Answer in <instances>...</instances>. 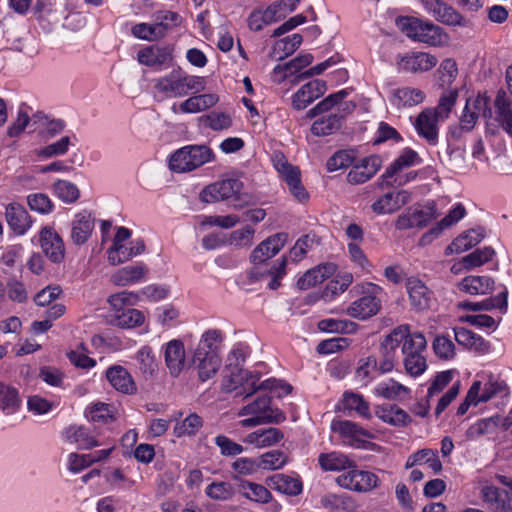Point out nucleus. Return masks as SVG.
<instances>
[{
  "label": "nucleus",
  "instance_id": "nucleus-62",
  "mask_svg": "<svg viewBox=\"0 0 512 512\" xmlns=\"http://www.w3.org/2000/svg\"><path fill=\"white\" fill-rule=\"evenodd\" d=\"M376 371L377 360L374 357L361 359L355 373L356 380L366 385L374 377Z\"/></svg>",
  "mask_w": 512,
  "mask_h": 512
},
{
  "label": "nucleus",
  "instance_id": "nucleus-39",
  "mask_svg": "<svg viewBox=\"0 0 512 512\" xmlns=\"http://www.w3.org/2000/svg\"><path fill=\"white\" fill-rule=\"evenodd\" d=\"M331 428L350 441H359L362 437L370 436L368 431L349 420H335L332 422Z\"/></svg>",
  "mask_w": 512,
  "mask_h": 512
},
{
  "label": "nucleus",
  "instance_id": "nucleus-46",
  "mask_svg": "<svg viewBox=\"0 0 512 512\" xmlns=\"http://www.w3.org/2000/svg\"><path fill=\"white\" fill-rule=\"evenodd\" d=\"M144 322L143 313L134 308H127L114 316L113 324L125 329H131L142 325Z\"/></svg>",
  "mask_w": 512,
  "mask_h": 512
},
{
  "label": "nucleus",
  "instance_id": "nucleus-49",
  "mask_svg": "<svg viewBox=\"0 0 512 512\" xmlns=\"http://www.w3.org/2000/svg\"><path fill=\"white\" fill-rule=\"evenodd\" d=\"M54 194L64 203L71 204L76 202L80 197L78 187L67 180H58L53 184Z\"/></svg>",
  "mask_w": 512,
  "mask_h": 512
},
{
  "label": "nucleus",
  "instance_id": "nucleus-8",
  "mask_svg": "<svg viewBox=\"0 0 512 512\" xmlns=\"http://www.w3.org/2000/svg\"><path fill=\"white\" fill-rule=\"evenodd\" d=\"M382 291L380 286L369 283L366 294L348 306L347 314L359 320H366L376 315L381 308V301L377 296Z\"/></svg>",
  "mask_w": 512,
  "mask_h": 512
},
{
  "label": "nucleus",
  "instance_id": "nucleus-29",
  "mask_svg": "<svg viewBox=\"0 0 512 512\" xmlns=\"http://www.w3.org/2000/svg\"><path fill=\"white\" fill-rule=\"evenodd\" d=\"M283 438L284 434L280 429L270 427L249 433L243 441L257 448H266L277 444Z\"/></svg>",
  "mask_w": 512,
  "mask_h": 512
},
{
  "label": "nucleus",
  "instance_id": "nucleus-42",
  "mask_svg": "<svg viewBox=\"0 0 512 512\" xmlns=\"http://www.w3.org/2000/svg\"><path fill=\"white\" fill-rule=\"evenodd\" d=\"M223 340L224 334L220 329H208L201 335L194 352H206L207 354H210V352L218 353Z\"/></svg>",
  "mask_w": 512,
  "mask_h": 512
},
{
  "label": "nucleus",
  "instance_id": "nucleus-43",
  "mask_svg": "<svg viewBox=\"0 0 512 512\" xmlns=\"http://www.w3.org/2000/svg\"><path fill=\"white\" fill-rule=\"evenodd\" d=\"M499 423V416L482 418L467 429L466 436L468 439H476L486 434H492L496 431Z\"/></svg>",
  "mask_w": 512,
  "mask_h": 512
},
{
  "label": "nucleus",
  "instance_id": "nucleus-40",
  "mask_svg": "<svg viewBox=\"0 0 512 512\" xmlns=\"http://www.w3.org/2000/svg\"><path fill=\"white\" fill-rule=\"evenodd\" d=\"M425 94L418 88L403 87L394 91L392 103L397 106L411 107L423 102Z\"/></svg>",
  "mask_w": 512,
  "mask_h": 512
},
{
  "label": "nucleus",
  "instance_id": "nucleus-3",
  "mask_svg": "<svg viewBox=\"0 0 512 512\" xmlns=\"http://www.w3.org/2000/svg\"><path fill=\"white\" fill-rule=\"evenodd\" d=\"M397 24L408 38L431 46L441 45L447 37L440 26L419 18L401 17Z\"/></svg>",
  "mask_w": 512,
  "mask_h": 512
},
{
  "label": "nucleus",
  "instance_id": "nucleus-59",
  "mask_svg": "<svg viewBox=\"0 0 512 512\" xmlns=\"http://www.w3.org/2000/svg\"><path fill=\"white\" fill-rule=\"evenodd\" d=\"M142 373L152 376L157 371V363L151 347L143 346L136 355Z\"/></svg>",
  "mask_w": 512,
  "mask_h": 512
},
{
  "label": "nucleus",
  "instance_id": "nucleus-41",
  "mask_svg": "<svg viewBox=\"0 0 512 512\" xmlns=\"http://www.w3.org/2000/svg\"><path fill=\"white\" fill-rule=\"evenodd\" d=\"M168 29V26H163L161 23H157L156 21L153 24L139 23L132 27V34L139 39L156 41L163 38Z\"/></svg>",
  "mask_w": 512,
  "mask_h": 512
},
{
  "label": "nucleus",
  "instance_id": "nucleus-14",
  "mask_svg": "<svg viewBox=\"0 0 512 512\" xmlns=\"http://www.w3.org/2000/svg\"><path fill=\"white\" fill-rule=\"evenodd\" d=\"M381 164L382 160L377 155L363 158L349 171L347 181L350 184H363L378 172Z\"/></svg>",
  "mask_w": 512,
  "mask_h": 512
},
{
  "label": "nucleus",
  "instance_id": "nucleus-18",
  "mask_svg": "<svg viewBox=\"0 0 512 512\" xmlns=\"http://www.w3.org/2000/svg\"><path fill=\"white\" fill-rule=\"evenodd\" d=\"M326 91V84L321 80H313L304 84L292 97V106L303 110Z\"/></svg>",
  "mask_w": 512,
  "mask_h": 512
},
{
  "label": "nucleus",
  "instance_id": "nucleus-27",
  "mask_svg": "<svg viewBox=\"0 0 512 512\" xmlns=\"http://www.w3.org/2000/svg\"><path fill=\"white\" fill-rule=\"evenodd\" d=\"M437 64V58L429 53L416 52L407 55L401 60V69L406 72H424L432 69Z\"/></svg>",
  "mask_w": 512,
  "mask_h": 512
},
{
  "label": "nucleus",
  "instance_id": "nucleus-4",
  "mask_svg": "<svg viewBox=\"0 0 512 512\" xmlns=\"http://www.w3.org/2000/svg\"><path fill=\"white\" fill-rule=\"evenodd\" d=\"M155 88L170 97H183L190 91L198 93L204 90L205 83L202 77L186 75L181 70H173L159 78Z\"/></svg>",
  "mask_w": 512,
  "mask_h": 512
},
{
  "label": "nucleus",
  "instance_id": "nucleus-58",
  "mask_svg": "<svg viewBox=\"0 0 512 512\" xmlns=\"http://www.w3.org/2000/svg\"><path fill=\"white\" fill-rule=\"evenodd\" d=\"M458 97V90L452 89L445 91L439 99L437 107L433 110L435 114L441 118V121L448 118L453 106L456 103Z\"/></svg>",
  "mask_w": 512,
  "mask_h": 512
},
{
  "label": "nucleus",
  "instance_id": "nucleus-16",
  "mask_svg": "<svg viewBox=\"0 0 512 512\" xmlns=\"http://www.w3.org/2000/svg\"><path fill=\"white\" fill-rule=\"evenodd\" d=\"M5 218L14 234L22 236L32 226V218L28 211L18 203H10L5 208Z\"/></svg>",
  "mask_w": 512,
  "mask_h": 512
},
{
  "label": "nucleus",
  "instance_id": "nucleus-2",
  "mask_svg": "<svg viewBox=\"0 0 512 512\" xmlns=\"http://www.w3.org/2000/svg\"><path fill=\"white\" fill-rule=\"evenodd\" d=\"M242 189L243 183L239 179H223L207 185L200 197L206 203L231 200L234 208H243L253 203V196Z\"/></svg>",
  "mask_w": 512,
  "mask_h": 512
},
{
  "label": "nucleus",
  "instance_id": "nucleus-13",
  "mask_svg": "<svg viewBox=\"0 0 512 512\" xmlns=\"http://www.w3.org/2000/svg\"><path fill=\"white\" fill-rule=\"evenodd\" d=\"M288 234L281 232L262 241L251 253L250 260L253 264H261L274 257L285 245Z\"/></svg>",
  "mask_w": 512,
  "mask_h": 512
},
{
  "label": "nucleus",
  "instance_id": "nucleus-30",
  "mask_svg": "<svg viewBox=\"0 0 512 512\" xmlns=\"http://www.w3.org/2000/svg\"><path fill=\"white\" fill-rule=\"evenodd\" d=\"M417 158L418 154L414 150L406 149L386 168L378 185L381 187L392 185L389 180L402 169L414 165Z\"/></svg>",
  "mask_w": 512,
  "mask_h": 512
},
{
  "label": "nucleus",
  "instance_id": "nucleus-60",
  "mask_svg": "<svg viewBox=\"0 0 512 512\" xmlns=\"http://www.w3.org/2000/svg\"><path fill=\"white\" fill-rule=\"evenodd\" d=\"M261 468L267 470H277L282 468L287 462V456L283 451L272 450L264 453L258 459Z\"/></svg>",
  "mask_w": 512,
  "mask_h": 512
},
{
  "label": "nucleus",
  "instance_id": "nucleus-22",
  "mask_svg": "<svg viewBox=\"0 0 512 512\" xmlns=\"http://www.w3.org/2000/svg\"><path fill=\"white\" fill-rule=\"evenodd\" d=\"M485 237V229L477 227L456 237L445 249V255L465 252L479 244Z\"/></svg>",
  "mask_w": 512,
  "mask_h": 512
},
{
  "label": "nucleus",
  "instance_id": "nucleus-63",
  "mask_svg": "<svg viewBox=\"0 0 512 512\" xmlns=\"http://www.w3.org/2000/svg\"><path fill=\"white\" fill-rule=\"evenodd\" d=\"M71 144L69 136H63L58 141L51 143L38 151V156L52 158L66 154Z\"/></svg>",
  "mask_w": 512,
  "mask_h": 512
},
{
  "label": "nucleus",
  "instance_id": "nucleus-33",
  "mask_svg": "<svg viewBox=\"0 0 512 512\" xmlns=\"http://www.w3.org/2000/svg\"><path fill=\"white\" fill-rule=\"evenodd\" d=\"M287 265L286 257H282L277 265H274L269 270L260 271L258 267L252 269L249 273V280L251 282L259 281L265 277L271 276V280L268 283V287L272 290L277 289L280 286V279L285 275Z\"/></svg>",
  "mask_w": 512,
  "mask_h": 512
},
{
  "label": "nucleus",
  "instance_id": "nucleus-64",
  "mask_svg": "<svg viewBox=\"0 0 512 512\" xmlns=\"http://www.w3.org/2000/svg\"><path fill=\"white\" fill-rule=\"evenodd\" d=\"M207 127L214 131L228 129L232 125L231 116L225 112L212 111L204 118Z\"/></svg>",
  "mask_w": 512,
  "mask_h": 512
},
{
  "label": "nucleus",
  "instance_id": "nucleus-31",
  "mask_svg": "<svg viewBox=\"0 0 512 512\" xmlns=\"http://www.w3.org/2000/svg\"><path fill=\"white\" fill-rule=\"evenodd\" d=\"M334 273L332 264L318 265L304 273L297 281V286L301 290H307L317 284L322 283Z\"/></svg>",
  "mask_w": 512,
  "mask_h": 512
},
{
  "label": "nucleus",
  "instance_id": "nucleus-21",
  "mask_svg": "<svg viewBox=\"0 0 512 512\" xmlns=\"http://www.w3.org/2000/svg\"><path fill=\"white\" fill-rule=\"evenodd\" d=\"M95 227V219L87 211L79 212L71 222V240L77 245L85 244Z\"/></svg>",
  "mask_w": 512,
  "mask_h": 512
},
{
  "label": "nucleus",
  "instance_id": "nucleus-9",
  "mask_svg": "<svg viewBox=\"0 0 512 512\" xmlns=\"http://www.w3.org/2000/svg\"><path fill=\"white\" fill-rule=\"evenodd\" d=\"M341 488L359 493H367L378 486L379 478L370 471L351 469L335 479Z\"/></svg>",
  "mask_w": 512,
  "mask_h": 512
},
{
  "label": "nucleus",
  "instance_id": "nucleus-32",
  "mask_svg": "<svg viewBox=\"0 0 512 512\" xmlns=\"http://www.w3.org/2000/svg\"><path fill=\"white\" fill-rule=\"evenodd\" d=\"M375 415L383 422L397 427L406 426L411 422V417L407 412L396 405L378 406Z\"/></svg>",
  "mask_w": 512,
  "mask_h": 512
},
{
  "label": "nucleus",
  "instance_id": "nucleus-51",
  "mask_svg": "<svg viewBox=\"0 0 512 512\" xmlns=\"http://www.w3.org/2000/svg\"><path fill=\"white\" fill-rule=\"evenodd\" d=\"M239 487L245 497L256 502L267 503L272 497L270 491L261 484L245 481Z\"/></svg>",
  "mask_w": 512,
  "mask_h": 512
},
{
  "label": "nucleus",
  "instance_id": "nucleus-7",
  "mask_svg": "<svg viewBox=\"0 0 512 512\" xmlns=\"http://www.w3.org/2000/svg\"><path fill=\"white\" fill-rule=\"evenodd\" d=\"M261 373L252 372L241 368H233L230 374L226 376L224 388L226 391H235L236 397L246 399L259 390L257 383L259 382Z\"/></svg>",
  "mask_w": 512,
  "mask_h": 512
},
{
  "label": "nucleus",
  "instance_id": "nucleus-45",
  "mask_svg": "<svg viewBox=\"0 0 512 512\" xmlns=\"http://www.w3.org/2000/svg\"><path fill=\"white\" fill-rule=\"evenodd\" d=\"M495 255V250L490 246L478 248L462 258L461 263L466 270L482 266Z\"/></svg>",
  "mask_w": 512,
  "mask_h": 512
},
{
  "label": "nucleus",
  "instance_id": "nucleus-53",
  "mask_svg": "<svg viewBox=\"0 0 512 512\" xmlns=\"http://www.w3.org/2000/svg\"><path fill=\"white\" fill-rule=\"evenodd\" d=\"M317 243L318 241L315 234L309 233L300 237L290 250L289 254L291 260L293 262L301 261L306 256L307 252Z\"/></svg>",
  "mask_w": 512,
  "mask_h": 512
},
{
  "label": "nucleus",
  "instance_id": "nucleus-61",
  "mask_svg": "<svg viewBox=\"0 0 512 512\" xmlns=\"http://www.w3.org/2000/svg\"><path fill=\"white\" fill-rule=\"evenodd\" d=\"M27 203L31 210L40 214H49L54 209V204L48 195L44 193H33L27 196Z\"/></svg>",
  "mask_w": 512,
  "mask_h": 512
},
{
  "label": "nucleus",
  "instance_id": "nucleus-57",
  "mask_svg": "<svg viewBox=\"0 0 512 512\" xmlns=\"http://www.w3.org/2000/svg\"><path fill=\"white\" fill-rule=\"evenodd\" d=\"M347 95V91L341 90L337 93L327 96L307 112V117L314 118L321 113L329 111L333 106L340 103Z\"/></svg>",
  "mask_w": 512,
  "mask_h": 512
},
{
  "label": "nucleus",
  "instance_id": "nucleus-44",
  "mask_svg": "<svg viewBox=\"0 0 512 512\" xmlns=\"http://www.w3.org/2000/svg\"><path fill=\"white\" fill-rule=\"evenodd\" d=\"M343 408L344 410L355 411L365 419L372 417L368 402L364 400L362 395L354 392L343 394Z\"/></svg>",
  "mask_w": 512,
  "mask_h": 512
},
{
  "label": "nucleus",
  "instance_id": "nucleus-10",
  "mask_svg": "<svg viewBox=\"0 0 512 512\" xmlns=\"http://www.w3.org/2000/svg\"><path fill=\"white\" fill-rule=\"evenodd\" d=\"M424 9L437 21L449 26H465L464 17L442 0H421Z\"/></svg>",
  "mask_w": 512,
  "mask_h": 512
},
{
  "label": "nucleus",
  "instance_id": "nucleus-38",
  "mask_svg": "<svg viewBox=\"0 0 512 512\" xmlns=\"http://www.w3.org/2000/svg\"><path fill=\"white\" fill-rule=\"evenodd\" d=\"M318 462L324 471H340L353 466V461L346 455L335 451L320 454L318 456Z\"/></svg>",
  "mask_w": 512,
  "mask_h": 512
},
{
  "label": "nucleus",
  "instance_id": "nucleus-56",
  "mask_svg": "<svg viewBox=\"0 0 512 512\" xmlns=\"http://www.w3.org/2000/svg\"><path fill=\"white\" fill-rule=\"evenodd\" d=\"M438 155L441 162L451 169H461L464 167L465 152L459 147L452 148L450 145H447L443 154L438 152Z\"/></svg>",
  "mask_w": 512,
  "mask_h": 512
},
{
  "label": "nucleus",
  "instance_id": "nucleus-25",
  "mask_svg": "<svg viewBox=\"0 0 512 512\" xmlns=\"http://www.w3.org/2000/svg\"><path fill=\"white\" fill-rule=\"evenodd\" d=\"M407 291L410 303L416 311L429 309L431 292L421 280L409 279L407 282Z\"/></svg>",
  "mask_w": 512,
  "mask_h": 512
},
{
  "label": "nucleus",
  "instance_id": "nucleus-34",
  "mask_svg": "<svg viewBox=\"0 0 512 512\" xmlns=\"http://www.w3.org/2000/svg\"><path fill=\"white\" fill-rule=\"evenodd\" d=\"M146 273L147 268L143 264L125 266L111 276V281L117 286H127L140 282Z\"/></svg>",
  "mask_w": 512,
  "mask_h": 512
},
{
  "label": "nucleus",
  "instance_id": "nucleus-17",
  "mask_svg": "<svg viewBox=\"0 0 512 512\" xmlns=\"http://www.w3.org/2000/svg\"><path fill=\"white\" fill-rule=\"evenodd\" d=\"M164 359L170 375L177 377L183 371L186 362L183 342L179 339L169 341L165 346Z\"/></svg>",
  "mask_w": 512,
  "mask_h": 512
},
{
  "label": "nucleus",
  "instance_id": "nucleus-52",
  "mask_svg": "<svg viewBox=\"0 0 512 512\" xmlns=\"http://www.w3.org/2000/svg\"><path fill=\"white\" fill-rule=\"evenodd\" d=\"M205 493L213 500L225 501L231 499L235 495L236 489L233 484L229 482H212L207 486Z\"/></svg>",
  "mask_w": 512,
  "mask_h": 512
},
{
  "label": "nucleus",
  "instance_id": "nucleus-28",
  "mask_svg": "<svg viewBox=\"0 0 512 512\" xmlns=\"http://www.w3.org/2000/svg\"><path fill=\"white\" fill-rule=\"evenodd\" d=\"M454 337L457 343L465 348L478 353H486L490 349V343L473 331L463 328H454Z\"/></svg>",
  "mask_w": 512,
  "mask_h": 512
},
{
  "label": "nucleus",
  "instance_id": "nucleus-1",
  "mask_svg": "<svg viewBox=\"0 0 512 512\" xmlns=\"http://www.w3.org/2000/svg\"><path fill=\"white\" fill-rule=\"evenodd\" d=\"M402 343L401 352L405 371L412 377L422 375L427 362L425 352L427 340L421 332H411L408 324L399 325L385 336V346L397 348Z\"/></svg>",
  "mask_w": 512,
  "mask_h": 512
},
{
  "label": "nucleus",
  "instance_id": "nucleus-50",
  "mask_svg": "<svg viewBox=\"0 0 512 512\" xmlns=\"http://www.w3.org/2000/svg\"><path fill=\"white\" fill-rule=\"evenodd\" d=\"M202 425V418L195 413H191L182 422H179L175 425L173 429V434L177 438L186 435L192 436L199 431Z\"/></svg>",
  "mask_w": 512,
  "mask_h": 512
},
{
  "label": "nucleus",
  "instance_id": "nucleus-26",
  "mask_svg": "<svg viewBox=\"0 0 512 512\" xmlns=\"http://www.w3.org/2000/svg\"><path fill=\"white\" fill-rule=\"evenodd\" d=\"M268 485L272 489L288 496H297L303 490L302 481L298 476L294 477L282 473L271 476L268 479Z\"/></svg>",
  "mask_w": 512,
  "mask_h": 512
},
{
  "label": "nucleus",
  "instance_id": "nucleus-55",
  "mask_svg": "<svg viewBox=\"0 0 512 512\" xmlns=\"http://www.w3.org/2000/svg\"><path fill=\"white\" fill-rule=\"evenodd\" d=\"M371 208L376 214H391L401 208V203L397 202L395 192H388L376 200Z\"/></svg>",
  "mask_w": 512,
  "mask_h": 512
},
{
  "label": "nucleus",
  "instance_id": "nucleus-11",
  "mask_svg": "<svg viewBox=\"0 0 512 512\" xmlns=\"http://www.w3.org/2000/svg\"><path fill=\"white\" fill-rule=\"evenodd\" d=\"M39 242L45 256L53 263H60L65 256L62 237L51 226H45L39 233Z\"/></svg>",
  "mask_w": 512,
  "mask_h": 512
},
{
  "label": "nucleus",
  "instance_id": "nucleus-54",
  "mask_svg": "<svg viewBox=\"0 0 512 512\" xmlns=\"http://www.w3.org/2000/svg\"><path fill=\"white\" fill-rule=\"evenodd\" d=\"M313 61V55L310 53H306L303 55H300L289 62L283 64V65H276L274 68V72H285L284 78L288 77V73L290 75H294L301 71L303 68L310 65Z\"/></svg>",
  "mask_w": 512,
  "mask_h": 512
},
{
  "label": "nucleus",
  "instance_id": "nucleus-35",
  "mask_svg": "<svg viewBox=\"0 0 512 512\" xmlns=\"http://www.w3.org/2000/svg\"><path fill=\"white\" fill-rule=\"evenodd\" d=\"M496 120L500 127L512 137V101L504 92H499L495 99Z\"/></svg>",
  "mask_w": 512,
  "mask_h": 512
},
{
  "label": "nucleus",
  "instance_id": "nucleus-36",
  "mask_svg": "<svg viewBox=\"0 0 512 512\" xmlns=\"http://www.w3.org/2000/svg\"><path fill=\"white\" fill-rule=\"evenodd\" d=\"M320 503L326 509L342 512H353L357 508L356 502L346 493H327L321 497Z\"/></svg>",
  "mask_w": 512,
  "mask_h": 512
},
{
  "label": "nucleus",
  "instance_id": "nucleus-19",
  "mask_svg": "<svg viewBox=\"0 0 512 512\" xmlns=\"http://www.w3.org/2000/svg\"><path fill=\"white\" fill-rule=\"evenodd\" d=\"M192 363L197 369L198 377L202 382L213 378L221 366L218 353L193 352Z\"/></svg>",
  "mask_w": 512,
  "mask_h": 512
},
{
  "label": "nucleus",
  "instance_id": "nucleus-23",
  "mask_svg": "<svg viewBox=\"0 0 512 512\" xmlns=\"http://www.w3.org/2000/svg\"><path fill=\"white\" fill-rule=\"evenodd\" d=\"M106 378L117 391L123 394H134L137 390L132 376L128 370L122 366L115 365L108 368Z\"/></svg>",
  "mask_w": 512,
  "mask_h": 512
},
{
  "label": "nucleus",
  "instance_id": "nucleus-6",
  "mask_svg": "<svg viewBox=\"0 0 512 512\" xmlns=\"http://www.w3.org/2000/svg\"><path fill=\"white\" fill-rule=\"evenodd\" d=\"M439 215L434 202H428L425 206L413 205L397 217L394 225L397 230L423 229Z\"/></svg>",
  "mask_w": 512,
  "mask_h": 512
},
{
  "label": "nucleus",
  "instance_id": "nucleus-48",
  "mask_svg": "<svg viewBox=\"0 0 512 512\" xmlns=\"http://www.w3.org/2000/svg\"><path fill=\"white\" fill-rule=\"evenodd\" d=\"M18 390L0 382V408L7 414L14 413L19 407Z\"/></svg>",
  "mask_w": 512,
  "mask_h": 512
},
{
  "label": "nucleus",
  "instance_id": "nucleus-15",
  "mask_svg": "<svg viewBox=\"0 0 512 512\" xmlns=\"http://www.w3.org/2000/svg\"><path fill=\"white\" fill-rule=\"evenodd\" d=\"M441 121L434 110H423L415 120V129L418 134L424 138L430 145L438 143V122Z\"/></svg>",
  "mask_w": 512,
  "mask_h": 512
},
{
  "label": "nucleus",
  "instance_id": "nucleus-47",
  "mask_svg": "<svg viewBox=\"0 0 512 512\" xmlns=\"http://www.w3.org/2000/svg\"><path fill=\"white\" fill-rule=\"evenodd\" d=\"M341 116L337 114H330L327 117H323L316 120L311 126L312 134L316 136H327L341 127Z\"/></svg>",
  "mask_w": 512,
  "mask_h": 512
},
{
  "label": "nucleus",
  "instance_id": "nucleus-24",
  "mask_svg": "<svg viewBox=\"0 0 512 512\" xmlns=\"http://www.w3.org/2000/svg\"><path fill=\"white\" fill-rule=\"evenodd\" d=\"M458 288L471 295L491 294L495 289V281L490 276H467L462 279Z\"/></svg>",
  "mask_w": 512,
  "mask_h": 512
},
{
  "label": "nucleus",
  "instance_id": "nucleus-12",
  "mask_svg": "<svg viewBox=\"0 0 512 512\" xmlns=\"http://www.w3.org/2000/svg\"><path fill=\"white\" fill-rule=\"evenodd\" d=\"M239 416L256 415L258 417H269L267 423L279 424L286 419L285 414L278 408L271 406V398L268 396L258 397L255 401L243 406L238 413Z\"/></svg>",
  "mask_w": 512,
  "mask_h": 512
},
{
  "label": "nucleus",
  "instance_id": "nucleus-5",
  "mask_svg": "<svg viewBox=\"0 0 512 512\" xmlns=\"http://www.w3.org/2000/svg\"><path fill=\"white\" fill-rule=\"evenodd\" d=\"M213 157L212 150L206 145H187L176 150L169 159V168L173 172H190Z\"/></svg>",
  "mask_w": 512,
  "mask_h": 512
},
{
  "label": "nucleus",
  "instance_id": "nucleus-20",
  "mask_svg": "<svg viewBox=\"0 0 512 512\" xmlns=\"http://www.w3.org/2000/svg\"><path fill=\"white\" fill-rule=\"evenodd\" d=\"M458 308L465 311H492L498 309L502 313L507 312L508 308V290H504L496 296H491L479 302L461 301Z\"/></svg>",
  "mask_w": 512,
  "mask_h": 512
},
{
  "label": "nucleus",
  "instance_id": "nucleus-37",
  "mask_svg": "<svg viewBox=\"0 0 512 512\" xmlns=\"http://www.w3.org/2000/svg\"><path fill=\"white\" fill-rule=\"evenodd\" d=\"M64 437L69 443H74L79 449H91L99 445L84 426H69L64 431Z\"/></svg>",
  "mask_w": 512,
  "mask_h": 512
}]
</instances>
